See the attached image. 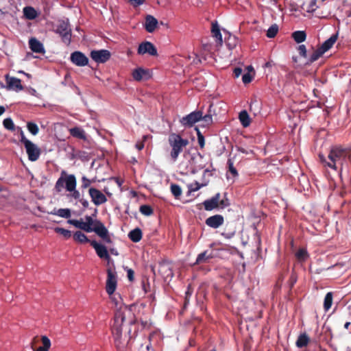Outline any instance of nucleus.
Wrapping results in <instances>:
<instances>
[{"mask_svg": "<svg viewBox=\"0 0 351 351\" xmlns=\"http://www.w3.org/2000/svg\"><path fill=\"white\" fill-rule=\"evenodd\" d=\"M207 40L208 39L202 40L201 45L203 47L204 49L206 51H207L208 53H209L212 49V44H211V43L208 42Z\"/></svg>", "mask_w": 351, "mask_h": 351, "instance_id": "nucleus-47", "label": "nucleus"}, {"mask_svg": "<svg viewBox=\"0 0 351 351\" xmlns=\"http://www.w3.org/2000/svg\"><path fill=\"white\" fill-rule=\"evenodd\" d=\"M4 128L8 130L13 131L14 130V124L11 118H6L3 121Z\"/></svg>", "mask_w": 351, "mask_h": 351, "instance_id": "nucleus-43", "label": "nucleus"}, {"mask_svg": "<svg viewBox=\"0 0 351 351\" xmlns=\"http://www.w3.org/2000/svg\"><path fill=\"white\" fill-rule=\"evenodd\" d=\"M212 36L215 38L216 42L221 45L223 43L222 36L221 33V29L219 28V25L217 22H212L211 23V29H210Z\"/></svg>", "mask_w": 351, "mask_h": 351, "instance_id": "nucleus-20", "label": "nucleus"}, {"mask_svg": "<svg viewBox=\"0 0 351 351\" xmlns=\"http://www.w3.org/2000/svg\"><path fill=\"white\" fill-rule=\"evenodd\" d=\"M29 45L31 50L34 53H45V52L43 43L35 38L29 39Z\"/></svg>", "mask_w": 351, "mask_h": 351, "instance_id": "nucleus-19", "label": "nucleus"}, {"mask_svg": "<svg viewBox=\"0 0 351 351\" xmlns=\"http://www.w3.org/2000/svg\"><path fill=\"white\" fill-rule=\"evenodd\" d=\"M350 326V322H346L345 324H344V328L346 329H348L349 327Z\"/></svg>", "mask_w": 351, "mask_h": 351, "instance_id": "nucleus-62", "label": "nucleus"}, {"mask_svg": "<svg viewBox=\"0 0 351 351\" xmlns=\"http://www.w3.org/2000/svg\"><path fill=\"white\" fill-rule=\"evenodd\" d=\"M158 271L164 278H169L173 276V273L170 265L167 261L160 263L158 267Z\"/></svg>", "mask_w": 351, "mask_h": 351, "instance_id": "nucleus-23", "label": "nucleus"}, {"mask_svg": "<svg viewBox=\"0 0 351 351\" xmlns=\"http://www.w3.org/2000/svg\"><path fill=\"white\" fill-rule=\"evenodd\" d=\"M56 33L62 37V41L69 45L71 40V29L70 27L69 20L59 21L57 25Z\"/></svg>", "mask_w": 351, "mask_h": 351, "instance_id": "nucleus-6", "label": "nucleus"}, {"mask_svg": "<svg viewBox=\"0 0 351 351\" xmlns=\"http://www.w3.org/2000/svg\"><path fill=\"white\" fill-rule=\"evenodd\" d=\"M77 181L75 176L73 174L66 175V172L63 171L61 176L58 179L55 184V189L57 192L62 191L65 187L66 191L70 193L67 195L69 198L74 199H80V193L76 189Z\"/></svg>", "mask_w": 351, "mask_h": 351, "instance_id": "nucleus-4", "label": "nucleus"}, {"mask_svg": "<svg viewBox=\"0 0 351 351\" xmlns=\"http://www.w3.org/2000/svg\"><path fill=\"white\" fill-rule=\"evenodd\" d=\"M227 165L228 168V172L231 173L233 178L239 176L237 169L234 166V162L232 158H228L227 161Z\"/></svg>", "mask_w": 351, "mask_h": 351, "instance_id": "nucleus-36", "label": "nucleus"}, {"mask_svg": "<svg viewBox=\"0 0 351 351\" xmlns=\"http://www.w3.org/2000/svg\"><path fill=\"white\" fill-rule=\"evenodd\" d=\"M333 301V294L331 292H329L326 294L324 296V308L325 311H328L330 310Z\"/></svg>", "mask_w": 351, "mask_h": 351, "instance_id": "nucleus-32", "label": "nucleus"}, {"mask_svg": "<svg viewBox=\"0 0 351 351\" xmlns=\"http://www.w3.org/2000/svg\"><path fill=\"white\" fill-rule=\"evenodd\" d=\"M171 191L172 194L177 198L182 194V189L178 184H173L171 185Z\"/></svg>", "mask_w": 351, "mask_h": 351, "instance_id": "nucleus-44", "label": "nucleus"}, {"mask_svg": "<svg viewBox=\"0 0 351 351\" xmlns=\"http://www.w3.org/2000/svg\"><path fill=\"white\" fill-rule=\"evenodd\" d=\"M145 0H128V1L134 7L142 5Z\"/></svg>", "mask_w": 351, "mask_h": 351, "instance_id": "nucleus-53", "label": "nucleus"}, {"mask_svg": "<svg viewBox=\"0 0 351 351\" xmlns=\"http://www.w3.org/2000/svg\"><path fill=\"white\" fill-rule=\"evenodd\" d=\"M138 53L141 55L148 53L150 56H156L157 49L152 43L145 41L139 45Z\"/></svg>", "mask_w": 351, "mask_h": 351, "instance_id": "nucleus-12", "label": "nucleus"}, {"mask_svg": "<svg viewBox=\"0 0 351 351\" xmlns=\"http://www.w3.org/2000/svg\"><path fill=\"white\" fill-rule=\"evenodd\" d=\"M90 245L95 249L97 256L100 258L106 260H108L110 258L107 248L104 245L98 243L95 241H90Z\"/></svg>", "mask_w": 351, "mask_h": 351, "instance_id": "nucleus-14", "label": "nucleus"}, {"mask_svg": "<svg viewBox=\"0 0 351 351\" xmlns=\"http://www.w3.org/2000/svg\"><path fill=\"white\" fill-rule=\"evenodd\" d=\"M319 158L322 162H325L326 165L328 166L329 168L339 170L341 172L344 165H348L350 158V152L348 148H343L339 146H335L330 149L328 154V162H326L321 155Z\"/></svg>", "mask_w": 351, "mask_h": 351, "instance_id": "nucleus-1", "label": "nucleus"}, {"mask_svg": "<svg viewBox=\"0 0 351 351\" xmlns=\"http://www.w3.org/2000/svg\"><path fill=\"white\" fill-rule=\"evenodd\" d=\"M6 83L8 88L14 90L16 91H20L23 90L21 80L14 77L6 76Z\"/></svg>", "mask_w": 351, "mask_h": 351, "instance_id": "nucleus-17", "label": "nucleus"}, {"mask_svg": "<svg viewBox=\"0 0 351 351\" xmlns=\"http://www.w3.org/2000/svg\"><path fill=\"white\" fill-rule=\"evenodd\" d=\"M21 142L22 143H23L24 146H25V145H27V142H31L29 140L26 138L23 131L21 132Z\"/></svg>", "mask_w": 351, "mask_h": 351, "instance_id": "nucleus-55", "label": "nucleus"}, {"mask_svg": "<svg viewBox=\"0 0 351 351\" xmlns=\"http://www.w3.org/2000/svg\"><path fill=\"white\" fill-rule=\"evenodd\" d=\"M188 190L186 192V197H194L193 193L196 192L197 191V182L195 181L193 183L189 184L187 185Z\"/></svg>", "mask_w": 351, "mask_h": 351, "instance_id": "nucleus-37", "label": "nucleus"}, {"mask_svg": "<svg viewBox=\"0 0 351 351\" xmlns=\"http://www.w3.org/2000/svg\"><path fill=\"white\" fill-rule=\"evenodd\" d=\"M140 212L145 216H149L152 214L153 210L151 206L148 205H142L140 207Z\"/></svg>", "mask_w": 351, "mask_h": 351, "instance_id": "nucleus-45", "label": "nucleus"}, {"mask_svg": "<svg viewBox=\"0 0 351 351\" xmlns=\"http://www.w3.org/2000/svg\"><path fill=\"white\" fill-rule=\"evenodd\" d=\"M131 315L130 309L123 304H121L115 312L112 332L116 346L119 348L123 347L125 344V341L123 339L122 335V326L125 322L126 317Z\"/></svg>", "mask_w": 351, "mask_h": 351, "instance_id": "nucleus-2", "label": "nucleus"}, {"mask_svg": "<svg viewBox=\"0 0 351 351\" xmlns=\"http://www.w3.org/2000/svg\"><path fill=\"white\" fill-rule=\"evenodd\" d=\"M181 123L187 128H191L197 122V110H194L189 114L184 117L180 120Z\"/></svg>", "mask_w": 351, "mask_h": 351, "instance_id": "nucleus-15", "label": "nucleus"}, {"mask_svg": "<svg viewBox=\"0 0 351 351\" xmlns=\"http://www.w3.org/2000/svg\"><path fill=\"white\" fill-rule=\"evenodd\" d=\"M238 150H239V152L241 153H245V154L247 153L246 151L245 150V149L243 147H238Z\"/></svg>", "mask_w": 351, "mask_h": 351, "instance_id": "nucleus-63", "label": "nucleus"}, {"mask_svg": "<svg viewBox=\"0 0 351 351\" xmlns=\"http://www.w3.org/2000/svg\"><path fill=\"white\" fill-rule=\"evenodd\" d=\"M5 112V108L3 106H0V116Z\"/></svg>", "mask_w": 351, "mask_h": 351, "instance_id": "nucleus-64", "label": "nucleus"}, {"mask_svg": "<svg viewBox=\"0 0 351 351\" xmlns=\"http://www.w3.org/2000/svg\"><path fill=\"white\" fill-rule=\"evenodd\" d=\"M91 200L96 206L101 205L107 202V198L100 191L95 188H90L88 190Z\"/></svg>", "mask_w": 351, "mask_h": 351, "instance_id": "nucleus-9", "label": "nucleus"}, {"mask_svg": "<svg viewBox=\"0 0 351 351\" xmlns=\"http://www.w3.org/2000/svg\"><path fill=\"white\" fill-rule=\"evenodd\" d=\"M310 341V338L306 333L299 335L298 339L295 341V345L298 348H303L306 346Z\"/></svg>", "mask_w": 351, "mask_h": 351, "instance_id": "nucleus-27", "label": "nucleus"}, {"mask_svg": "<svg viewBox=\"0 0 351 351\" xmlns=\"http://www.w3.org/2000/svg\"><path fill=\"white\" fill-rule=\"evenodd\" d=\"M213 123V118L210 114H205L202 112V109L199 110V127L206 128L211 125Z\"/></svg>", "mask_w": 351, "mask_h": 351, "instance_id": "nucleus-18", "label": "nucleus"}, {"mask_svg": "<svg viewBox=\"0 0 351 351\" xmlns=\"http://www.w3.org/2000/svg\"><path fill=\"white\" fill-rule=\"evenodd\" d=\"M136 147L138 149V150H141L143 147H144V145L143 143H137L136 144Z\"/></svg>", "mask_w": 351, "mask_h": 351, "instance_id": "nucleus-61", "label": "nucleus"}, {"mask_svg": "<svg viewBox=\"0 0 351 351\" xmlns=\"http://www.w3.org/2000/svg\"><path fill=\"white\" fill-rule=\"evenodd\" d=\"M128 278L130 281H132L134 279V271L132 269L127 270Z\"/></svg>", "mask_w": 351, "mask_h": 351, "instance_id": "nucleus-57", "label": "nucleus"}, {"mask_svg": "<svg viewBox=\"0 0 351 351\" xmlns=\"http://www.w3.org/2000/svg\"><path fill=\"white\" fill-rule=\"evenodd\" d=\"M107 280H106V292L109 295H112L116 288L117 284V273L114 269H108L107 270Z\"/></svg>", "mask_w": 351, "mask_h": 351, "instance_id": "nucleus-7", "label": "nucleus"}, {"mask_svg": "<svg viewBox=\"0 0 351 351\" xmlns=\"http://www.w3.org/2000/svg\"><path fill=\"white\" fill-rule=\"evenodd\" d=\"M298 51L301 57L306 58V48L304 45H300L298 46Z\"/></svg>", "mask_w": 351, "mask_h": 351, "instance_id": "nucleus-49", "label": "nucleus"}, {"mask_svg": "<svg viewBox=\"0 0 351 351\" xmlns=\"http://www.w3.org/2000/svg\"><path fill=\"white\" fill-rule=\"evenodd\" d=\"M91 58L97 63H104L110 58V53L108 50H93L90 52Z\"/></svg>", "mask_w": 351, "mask_h": 351, "instance_id": "nucleus-8", "label": "nucleus"}, {"mask_svg": "<svg viewBox=\"0 0 351 351\" xmlns=\"http://www.w3.org/2000/svg\"><path fill=\"white\" fill-rule=\"evenodd\" d=\"M205 145V138L203 134L199 131V146L200 148H203Z\"/></svg>", "mask_w": 351, "mask_h": 351, "instance_id": "nucleus-52", "label": "nucleus"}, {"mask_svg": "<svg viewBox=\"0 0 351 351\" xmlns=\"http://www.w3.org/2000/svg\"><path fill=\"white\" fill-rule=\"evenodd\" d=\"M132 77L136 81L146 80L149 77V73L148 70L137 68L133 71Z\"/></svg>", "mask_w": 351, "mask_h": 351, "instance_id": "nucleus-22", "label": "nucleus"}, {"mask_svg": "<svg viewBox=\"0 0 351 351\" xmlns=\"http://www.w3.org/2000/svg\"><path fill=\"white\" fill-rule=\"evenodd\" d=\"M73 239L81 243L89 242L88 237L81 231H76L73 234Z\"/></svg>", "mask_w": 351, "mask_h": 351, "instance_id": "nucleus-34", "label": "nucleus"}, {"mask_svg": "<svg viewBox=\"0 0 351 351\" xmlns=\"http://www.w3.org/2000/svg\"><path fill=\"white\" fill-rule=\"evenodd\" d=\"M23 12L24 16L29 20L35 19L38 16L36 10L31 6L25 7L23 8Z\"/></svg>", "mask_w": 351, "mask_h": 351, "instance_id": "nucleus-26", "label": "nucleus"}, {"mask_svg": "<svg viewBox=\"0 0 351 351\" xmlns=\"http://www.w3.org/2000/svg\"><path fill=\"white\" fill-rule=\"evenodd\" d=\"M79 200L84 208H86L88 207L89 202H88V200H86L85 199H80Z\"/></svg>", "mask_w": 351, "mask_h": 351, "instance_id": "nucleus-58", "label": "nucleus"}, {"mask_svg": "<svg viewBox=\"0 0 351 351\" xmlns=\"http://www.w3.org/2000/svg\"><path fill=\"white\" fill-rule=\"evenodd\" d=\"M28 131L33 135H36L38 133V125L32 122H28L27 124Z\"/></svg>", "mask_w": 351, "mask_h": 351, "instance_id": "nucleus-42", "label": "nucleus"}, {"mask_svg": "<svg viewBox=\"0 0 351 351\" xmlns=\"http://www.w3.org/2000/svg\"><path fill=\"white\" fill-rule=\"evenodd\" d=\"M242 69H241L240 67H236L235 69H234L233 70V73L234 75V76L236 77H238L241 75V74L242 73Z\"/></svg>", "mask_w": 351, "mask_h": 351, "instance_id": "nucleus-56", "label": "nucleus"}, {"mask_svg": "<svg viewBox=\"0 0 351 351\" xmlns=\"http://www.w3.org/2000/svg\"><path fill=\"white\" fill-rule=\"evenodd\" d=\"M82 188L86 189L90 185L92 181L87 178L86 176H83L82 178Z\"/></svg>", "mask_w": 351, "mask_h": 351, "instance_id": "nucleus-50", "label": "nucleus"}, {"mask_svg": "<svg viewBox=\"0 0 351 351\" xmlns=\"http://www.w3.org/2000/svg\"><path fill=\"white\" fill-rule=\"evenodd\" d=\"M158 23V20L155 17L147 15L145 17V28L147 32L152 33L156 29Z\"/></svg>", "mask_w": 351, "mask_h": 351, "instance_id": "nucleus-21", "label": "nucleus"}, {"mask_svg": "<svg viewBox=\"0 0 351 351\" xmlns=\"http://www.w3.org/2000/svg\"><path fill=\"white\" fill-rule=\"evenodd\" d=\"M239 117L240 119V123L243 126L247 127L250 125V118L245 110H243L239 112Z\"/></svg>", "mask_w": 351, "mask_h": 351, "instance_id": "nucleus-30", "label": "nucleus"}, {"mask_svg": "<svg viewBox=\"0 0 351 351\" xmlns=\"http://www.w3.org/2000/svg\"><path fill=\"white\" fill-rule=\"evenodd\" d=\"M220 193H216L214 197L204 202L203 204L206 210H211L218 208L220 199Z\"/></svg>", "mask_w": 351, "mask_h": 351, "instance_id": "nucleus-16", "label": "nucleus"}, {"mask_svg": "<svg viewBox=\"0 0 351 351\" xmlns=\"http://www.w3.org/2000/svg\"><path fill=\"white\" fill-rule=\"evenodd\" d=\"M278 32V26L276 24L271 25L267 31V36L274 38L276 36Z\"/></svg>", "mask_w": 351, "mask_h": 351, "instance_id": "nucleus-40", "label": "nucleus"}, {"mask_svg": "<svg viewBox=\"0 0 351 351\" xmlns=\"http://www.w3.org/2000/svg\"><path fill=\"white\" fill-rule=\"evenodd\" d=\"M41 341L43 346L38 348L36 351H48L51 347L50 339L47 336H42Z\"/></svg>", "mask_w": 351, "mask_h": 351, "instance_id": "nucleus-33", "label": "nucleus"}, {"mask_svg": "<svg viewBox=\"0 0 351 351\" xmlns=\"http://www.w3.org/2000/svg\"><path fill=\"white\" fill-rule=\"evenodd\" d=\"M295 256L299 261H305L309 255L306 249L300 248L296 252Z\"/></svg>", "mask_w": 351, "mask_h": 351, "instance_id": "nucleus-35", "label": "nucleus"}, {"mask_svg": "<svg viewBox=\"0 0 351 351\" xmlns=\"http://www.w3.org/2000/svg\"><path fill=\"white\" fill-rule=\"evenodd\" d=\"M71 62L78 66H84L88 64V58L81 51H74L71 54Z\"/></svg>", "mask_w": 351, "mask_h": 351, "instance_id": "nucleus-11", "label": "nucleus"}, {"mask_svg": "<svg viewBox=\"0 0 351 351\" xmlns=\"http://www.w3.org/2000/svg\"><path fill=\"white\" fill-rule=\"evenodd\" d=\"M213 256L211 253H208V251H204L203 253L199 254V265L202 261H206L210 258H212Z\"/></svg>", "mask_w": 351, "mask_h": 351, "instance_id": "nucleus-46", "label": "nucleus"}, {"mask_svg": "<svg viewBox=\"0 0 351 351\" xmlns=\"http://www.w3.org/2000/svg\"><path fill=\"white\" fill-rule=\"evenodd\" d=\"M128 237L131 241L137 243L141 241L142 238V232L140 228H136L131 230L128 234Z\"/></svg>", "mask_w": 351, "mask_h": 351, "instance_id": "nucleus-28", "label": "nucleus"}, {"mask_svg": "<svg viewBox=\"0 0 351 351\" xmlns=\"http://www.w3.org/2000/svg\"><path fill=\"white\" fill-rule=\"evenodd\" d=\"M212 175H213V173H212L211 170L206 169L204 171V175H203L204 177H206V176L210 177Z\"/></svg>", "mask_w": 351, "mask_h": 351, "instance_id": "nucleus-59", "label": "nucleus"}, {"mask_svg": "<svg viewBox=\"0 0 351 351\" xmlns=\"http://www.w3.org/2000/svg\"><path fill=\"white\" fill-rule=\"evenodd\" d=\"M25 148L30 161H36L40 155V150L38 147L32 142H27Z\"/></svg>", "mask_w": 351, "mask_h": 351, "instance_id": "nucleus-10", "label": "nucleus"}, {"mask_svg": "<svg viewBox=\"0 0 351 351\" xmlns=\"http://www.w3.org/2000/svg\"><path fill=\"white\" fill-rule=\"evenodd\" d=\"M337 39L338 34H335L330 36L328 40H325L320 46L322 52L324 53L325 52L329 51V49L335 43Z\"/></svg>", "mask_w": 351, "mask_h": 351, "instance_id": "nucleus-24", "label": "nucleus"}, {"mask_svg": "<svg viewBox=\"0 0 351 351\" xmlns=\"http://www.w3.org/2000/svg\"><path fill=\"white\" fill-rule=\"evenodd\" d=\"M230 204L228 202V199H219V206H221V208H226V206H228Z\"/></svg>", "mask_w": 351, "mask_h": 351, "instance_id": "nucleus-54", "label": "nucleus"}, {"mask_svg": "<svg viewBox=\"0 0 351 351\" xmlns=\"http://www.w3.org/2000/svg\"><path fill=\"white\" fill-rule=\"evenodd\" d=\"M292 37L295 40L296 43H302L305 41L306 38V34L305 31L303 30H297L293 32Z\"/></svg>", "mask_w": 351, "mask_h": 351, "instance_id": "nucleus-31", "label": "nucleus"}, {"mask_svg": "<svg viewBox=\"0 0 351 351\" xmlns=\"http://www.w3.org/2000/svg\"><path fill=\"white\" fill-rule=\"evenodd\" d=\"M169 143L172 147L171 156L175 161L179 154L182 151V147L188 144L187 140L183 139L180 136L172 134L169 137Z\"/></svg>", "mask_w": 351, "mask_h": 351, "instance_id": "nucleus-5", "label": "nucleus"}, {"mask_svg": "<svg viewBox=\"0 0 351 351\" xmlns=\"http://www.w3.org/2000/svg\"><path fill=\"white\" fill-rule=\"evenodd\" d=\"M236 230L234 228H228L226 227L224 230L221 233V236L226 239H231L235 236Z\"/></svg>", "mask_w": 351, "mask_h": 351, "instance_id": "nucleus-39", "label": "nucleus"}, {"mask_svg": "<svg viewBox=\"0 0 351 351\" xmlns=\"http://www.w3.org/2000/svg\"><path fill=\"white\" fill-rule=\"evenodd\" d=\"M252 75L250 74V73H246L243 75L242 81L245 84H247V83H250L252 80Z\"/></svg>", "mask_w": 351, "mask_h": 351, "instance_id": "nucleus-51", "label": "nucleus"}, {"mask_svg": "<svg viewBox=\"0 0 351 351\" xmlns=\"http://www.w3.org/2000/svg\"><path fill=\"white\" fill-rule=\"evenodd\" d=\"M49 214L53 215H57L65 219H69L71 216V210L69 208H55L52 211H51Z\"/></svg>", "mask_w": 351, "mask_h": 351, "instance_id": "nucleus-25", "label": "nucleus"}, {"mask_svg": "<svg viewBox=\"0 0 351 351\" xmlns=\"http://www.w3.org/2000/svg\"><path fill=\"white\" fill-rule=\"evenodd\" d=\"M224 223L223 216L221 215H215L208 217L206 220V224L207 226L217 228L223 225Z\"/></svg>", "mask_w": 351, "mask_h": 351, "instance_id": "nucleus-13", "label": "nucleus"}, {"mask_svg": "<svg viewBox=\"0 0 351 351\" xmlns=\"http://www.w3.org/2000/svg\"><path fill=\"white\" fill-rule=\"evenodd\" d=\"M69 132L71 136L80 138V139H84L85 138V132L83 129L79 127H75L72 128L69 130Z\"/></svg>", "mask_w": 351, "mask_h": 351, "instance_id": "nucleus-29", "label": "nucleus"}, {"mask_svg": "<svg viewBox=\"0 0 351 351\" xmlns=\"http://www.w3.org/2000/svg\"><path fill=\"white\" fill-rule=\"evenodd\" d=\"M54 231L56 233L62 235L65 239H69L71 237V232L62 228L56 227L55 228Z\"/></svg>", "mask_w": 351, "mask_h": 351, "instance_id": "nucleus-41", "label": "nucleus"}, {"mask_svg": "<svg viewBox=\"0 0 351 351\" xmlns=\"http://www.w3.org/2000/svg\"><path fill=\"white\" fill-rule=\"evenodd\" d=\"M317 0H311V1H310L308 12H314L315 10H317L319 6L317 5Z\"/></svg>", "mask_w": 351, "mask_h": 351, "instance_id": "nucleus-48", "label": "nucleus"}, {"mask_svg": "<svg viewBox=\"0 0 351 351\" xmlns=\"http://www.w3.org/2000/svg\"><path fill=\"white\" fill-rule=\"evenodd\" d=\"M84 219L85 221L82 219H69L67 223L86 232H94L101 238L106 237L108 233L107 228L100 221L94 219L88 215L85 216Z\"/></svg>", "mask_w": 351, "mask_h": 351, "instance_id": "nucleus-3", "label": "nucleus"}, {"mask_svg": "<svg viewBox=\"0 0 351 351\" xmlns=\"http://www.w3.org/2000/svg\"><path fill=\"white\" fill-rule=\"evenodd\" d=\"M323 54H324V53L322 52V49H321V48H320V47H319V48H317V50H315V51L312 53V54H311V57H310V58H309V60H308L309 62H310V63L315 62V61H317V60H318L321 56H323Z\"/></svg>", "mask_w": 351, "mask_h": 351, "instance_id": "nucleus-38", "label": "nucleus"}, {"mask_svg": "<svg viewBox=\"0 0 351 351\" xmlns=\"http://www.w3.org/2000/svg\"><path fill=\"white\" fill-rule=\"evenodd\" d=\"M101 239L104 240V242L107 243H110L112 242L111 239L109 236V233H108L106 237H102Z\"/></svg>", "mask_w": 351, "mask_h": 351, "instance_id": "nucleus-60", "label": "nucleus"}]
</instances>
